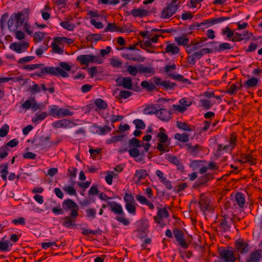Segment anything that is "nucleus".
Here are the masks:
<instances>
[{
  "label": "nucleus",
  "instance_id": "33",
  "mask_svg": "<svg viewBox=\"0 0 262 262\" xmlns=\"http://www.w3.org/2000/svg\"><path fill=\"white\" fill-rule=\"evenodd\" d=\"M77 60L79 61L81 65L88 66L91 63V55H80L77 58Z\"/></svg>",
  "mask_w": 262,
  "mask_h": 262
},
{
  "label": "nucleus",
  "instance_id": "48",
  "mask_svg": "<svg viewBox=\"0 0 262 262\" xmlns=\"http://www.w3.org/2000/svg\"><path fill=\"white\" fill-rule=\"evenodd\" d=\"M122 57L127 60L134 61H143L144 58L142 59H141V57L138 56L136 57L134 56L133 54L130 53H124L122 54Z\"/></svg>",
  "mask_w": 262,
  "mask_h": 262
},
{
  "label": "nucleus",
  "instance_id": "43",
  "mask_svg": "<svg viewBox=\"0 0 262 262\" xmlns=\"http://www.w3.org/2000/svg\"><path fill=\"white\" fill-rule=\"evenodd\" d=\"M141 85L143 88L146 89L149 91H152L156 89V86L152 82L146 80L142 81Z\"/></svg>",
  "mask_w": 262,
  "mask_h": 262
},
{
  "label": "nucleus",
  "instance_id": "59",
  "mask_svg": "<svg viewBox=\"0 0 262 262\" xmlns=\"http://www.w3.org/2000/svg\"><path fill=\"white\" fill-rule=\"evenodd\" d=\"M177 126L179 128L183 130L188 131V132H190L192 130V129L191 128L190 126L188 124H187L185 122L178 121L177 122Z\"/></svg>",
  "mask_w": 262,
  "mask_h": 262
},
{
  "label": "nucleus",
  "instance_id": "56",
  "mask_svg": "<svg viewBox=\"0 0 262 262\" xmlns=\"http://www.w3.org/2000/svg\"><path fill=\"white\" fill-rule=\"evenodd\" d=\"M46 34L40 31L36 32L34 33L33 39L36 43L40 42L44 38Z\"/></svg>",
  "mask_w": 262,
  "mask_h": 262
},
{
  "label": "nucleus",
  "instance_id": "36",
  "mask_svg": "<svg viewBox=\"0 0 262 262\" xmlns=\"http://www.w3.org/2000/svg\"><path fill=\"white\" fill-rule=\"evenodd\" d=\"M242 87L243 85L239 82L232 84L228 90V93L230 95H234L236 94L238 90H241Z\"/></svg>",
  "mask_w": 262,
  "mask_h": 262
},
{
  "label": "nucleus",
  "instance_id": "38",
  "mask_svg": "<svg viewBox=\"0 0 262 262\" xmlns=\"http://www.w3.org/2000/svg\"><path fill=\"white\" fill-rule=\"evenodd\" d=\"M165 159L170 162L171 163L174 164L176 166H179L181 165V163L179 159L174 155L172 154H166Z\"/></svg>",
  "mask_w": 262,
  "mask_h": 262
},
{
  "label": "nucleus",
  "instance_id": "18",
  "mask_svg": "<svg viewBox=\"0 0 262 262\" xmlns=\"http://www.w3.org/2000/svg\"><path fill=\"white\" fill-rule=\"evenodd\" d=\"M140 34L142 37L147 38L152 43H157L158 41L159 37L161 36V34H154L152 31L147 30L140 32Z\"/></svg>",
  "mask_w": 262,
  "mask_h": 262
},
{
  "label": "nucleus",
  "instance_id": "63",
  "mask_svg": "<svg viewBox=\"0 0 262 262\" xmlns=\"http://www.w3.org/2000/svg\"><path fill=\"white\" fill-rule=\"evenodd\" d=\"M179 103L187 109L192 104V100L188 98H184L179 100Z\"/></svg>",
  "mask_w": 262,
  "mask_h": 262
},
{
  "label": "nucleus",
  "instance_id": "61",
  "mask_svg": "<svg viewBox=\"0 0 262 262\" xmlns=\"http://www.w3.org/2000/svg\"><path fill=\"white\" fill-rule=\"evenodd\" d=\"M91 63L101 64L103 61V58L100 55H91Z\"/></svg>",
  "mask_w": 262,
  "mask_h": 262
},
{
  "label": "nucleus",
  "instance_id": "54",
  "mask_svg": "<svg viewBox=\"0 0 262 262\" xmlns=\"http://www.w3.org/2000/svg\"><path fill=\"white\" fill-rule=\"evenodd\" d=\"M12 245L9 243L8 241L3 242L0 241V251H8L11 250Z\"/></svg>",
  "mask_w": 262,
  "mask_h": 262
},
{
  "label": "nucleus",
  "instance_id": "25",
  "mask_svg": "<svg viewBox=\"0 0 262 262\" xmlns=\"http://www.w3.org/2000/svg\"><path fill=\"white\" fill-rule=\"evenodd\" d=\"M92 128L93 132L100 135H104L111 131V128L107 125L104 126L94 125L93 126Z\"/></svg>",
  "mask_w": 262,
  "mask_h": 262
},
{
  "label": "nucleus",
  "instance_id": "64",
  "mask_svg": "<svg viewBox=\"0 0 262 262\" xmlns=\"http://www.w3.org/2000/svg\"><path fill=\"white\" fill-rule=\"evenodd\" d=\"M125 204L134 203L135 202L134 196L131 193H125L123 196Z\"/></svg>",
  "mask_w": 262,
  "mask_h": 262
},
{
  "label": "nucleus",
  "instance_id": "1",
  "mask_svg": "<svg viewBox=\"0 0 262 262\" xmlns=\"http://www.w3.org/2000/svg\"><path fill=\"white\" fill-rule=\"evenodd\" d=\"M40 71H36L33 74V75L37 76L39 77H42L43 76L46 74H49L57 77L61 76L62 77H69V74L62 70L59 67H40Z\"/></svg>",
  "mask_w": 262,
  "mask_h": 262
},
{
  "label": "nucleus",
  "instance_id": "22",
  "mask_svg": "<svg viewBox=\"0 0 262 262\" xmlns=\"http://www.w3.org/2000/svg\"><path fill=\"white\" fill-rule=\"evenodd\" d=\"M138 72L140 73H143L147 76H151L155 74V68L151 66L146 67L143 64L138 66Z\"/></svg>",
  "mask_w": 262,
  "mask_h": 262
},
{
  "label": "nucleus",
  "instance_id": "16",
  "mask_svg": "<svg viewBox=\"0 0 262 262\" xmlns=\"http://www.w3.org/2000/svg\"><path fill=\"white\" fill-rule=\"evenodd\" d=\"M116 82L118 86H122L126 89L130 90L132 89V79L129 77H125L122 78H117Z\"/></svg>",
  "mask_w": 262,
  "mask_h": 262
},
{
  "label": "nucleus",
  "instance_id": "50",
  "mask_svg": "<svg viewBox=\"0 0 262 262\" xmlns=\"http://www.w3.org/2000/svg\"><path fill=\"white\" fill-rule=\"evenodd\" d=\"M124 137V135H118L112 136L110 139L106 141L107 144H110L117 142L121 141Z\"/></svg>",
  "mask_w": 262,
  "mask_h": 262
},
{
  "label": "nucleus",
  "instance_id": "51",
  "mask_svg": "<svg viewBox=\"0 0 262 262\" xmlns=\"http://www.w3.org/2000/svg\"><path fill=\"white\" fill-rule=\"evenodd\" d=\"M94 103L99 110H105L107 106L106 103L101 99H97Z\"/></svg>",
  "mask_w": 262,
  "mask_h": 262
},
{
  "label": "nucleus",
  "instance_id": "60",
  "mask_svg": "<svg viewBox=\"0 0 262 262\" xmlns=\"http://www.w3.org/2000/svg\"><path fill=\"white\" fill-rule=\"evenodd\" d=\"M86 216L93 220L96 217V210L93 208H91L85 210Z\"/></svg>",
  "mask_w": 262,
  "mask_h": 262
},
{
  "label": "nucleus",
  "instance_id": "29",
  "mask_svg": "<svg viewBox=\"0 0 262 262\" xmlns=\"http://www.w3.org/2000/svg\"><path fill=\"white\" fill-rule=\"evenodd\" d=\"M136 200L141 204L147 205L149 208L152 210L155 208L154 205L150 202L145 196L137 194L136 196Z\"/></svg>",
  "mask_w": 262,
  "mask_h": 262
},
{
  "label": "nucleus",
  "instance_id": "15",
  "mask_svg": "<svg viewBox=\"0 0 262 262\" xmlns=\"http://www.w3.org/2000/svg\"><path fill=\"white\" fill-rule=\"evenodd\" d=\"M21 107L26 110L32 108L34 111H36L39 108V105L37 103L34 98H31L29 100H26L21 104Z\"/></svg>",
  "mask_w": 262,
  "mask_h": 262
},
{
  "label": "nucleus",
  "instance_id": "5",
  "mask_svg": "<svg viewBox=\"0 0 262 262\" xmlns=\"http://www.w3.org/2000/svg\"><path fill=\"white\" fill-rule=\"evenodd\" d=\"M164 69L165 73L170 78L179 81H182L184 83H190V81L188 79L185 78L182 75L178 74H176L174 73V71L176 69V64L175 63L167 64Z\"/></svg>",
  "mask_w": 262,
  "mask_h": 262
},
{
  "label": "nucleus",
  "instance_id": "13",
  "mask_svg": "<svg viewBox=\"0 0 262 262\" xmlns=\"http://www.w3.org/2000/svg\"><path fill=\"white\" fill-rule=\"evenodd\" d=\"M29 47V44L27 42L19 43L13 42L11 43L10 48L17 53H21L26 51Z\"/></svg>",
  "mask_w": 262,
  "mask_h": 262
},
{
  "label": "nucleus",
  "instance_id": "40",
  "mask_svg": "<svg viewBox=\"0 0 262 262\" xmlns=\"http://www.w3.org/2000/svg\"><path fill=\"white\" fill-rule=\"evenodd\" d=\"M211 51L208 48H204L201 50L192 53L193 57L197 59H200L204 54L211 53Z\"/></svg>",
  "mask_w": 262,
  "mask_h": 262
},
{
  "label": "nucleus",
  "instance_id": "57",
  "mask_svg": "<svg viewBox=\"0 0 262 262\" xmlns=\"http://www.w3.org/2000/svg\"><path fill=\"white\" fill-rule=\"evenodd\" d=\"M63 189L69 195H76L77 194L75 189L72 186L66 185L63 187Z\"/></svg>",
  "mask_w": 262,
  "mask_h": 262
},
{
  "label": "nucleus",
  "instance_id": "8",
  "mask_svg": "<svg viewBox=\"0 0 262 262\" xmlns=\"http://www.w3.org/2000/svg\"><path fill=\"white\" fill-rule=\"evenodd\" d=\"M78 216V212L76 210H71L70 216L62 218L63 222L62 225L68 228H73L75 226L76 219Z\"/></svg>",
  "mask_w": 262,
  "mask_h": 262
},
{
  "label": "nucleus",
  "instance_id": "21",
  "mask_svg": "<svg viewBox=\"0 0 262 262\" xmlns=\"http://www.w3.org/2000/svg\"><path fill=\"white\" fill-rule=\"evenodd\" d=\"M149 13L147 10L142 8H135L132 9L129 14L135 17H144L148 16Z\"/></svg>",
  "mask_w": 262,
  "mask_h": 262
},
{
  "label": "nucleus",
  "instance_id": "39",
  "mask_svg": "<svg viewBox=\"0 0 262 262\" xmlns=\"http://www.w3.org/2000/svg\"><path fill=\"white\" fill-rule=\"evenodd\" d=\"M214 102L205 99H202L199 100V106L204 108L206 110L210 109L213 105Z\"/></svg>",
  "mask_w": 262,
  "mask_h": 262
},
{
  "label": "nucleus",
  "instance_id": "55",
  "mask_svg": "<svg viewBox=\"0 0 262 262\" xmlns=\"http://www.w3.org/2000/svg\"><path fill=\"white\" fill-rule=\"evenodd\" d=\"M176 84L168 80H164L162 88L166 90H173L176 86Z\"/></svg>",
  "mask_w": 262,
  "mask_h": 262
},
{
  "label": "nucleus",
  "instance_id": "45",
  "mask_svg": "<svg viewBox=\"0 0 262 262\" xmlns=\"http://www.w3.org/2000/svg\"><path fill=\"white\" fill-rule=\"evenodd\" d=\"M137 205V204L136 202L134 203L125 204V208L129 214L135 215L136 212Z\"/></svg>",
  "mask_w": 262,
  "mask_h": 262
},
{
  "label": "nucleus",
  "instance_id": "31",
  "mask_svg": "<svg viewBox=\"0 0 262 262\" xmlns=\"http://www.w3.org/2000/svg\"><path fill=\"white\" fill-rule=\"evenodd\" d=\"M255 159L251 154L243 155L238 159V161L242 163L248 162L250 164L253 165L255 163Z\"/></svg>",
  "mask_w": 262,
  "mask_h": 262
},
{
  "label": "nucleus",
  "instance_id": "37",
  "mask_svg": "<svg viewBox=\"0 0 262 262\" xmlns=\"http://www.w3.org/2000/svg\"><path fill=\"white\" fill-rule=\"evenodd\" d=\"M0 168H2L1 170V177L2 179L6 181L7 179V174H8V164L7 163H3L0 165Z\"/></svg>",
  "mask_w": 262,
  "mask_h": 262
},
{
  "label": "nucleus",
  "instance_id": "46",
  "mask_svg": "<svg viewBox=\"0 0 262 262\" xmlns=\"http://www.w3.org/2000/svg\"><path fill=\"white\" fill-rule=\"evenodd\" d=\"M116 31H120L122 32V29H120L118 27H117L115 24L114 23H108L107 24V26L106 27V28L104 29L105 32H116Z\"/></svg>",
  "mask_w": 262,
  "mask_h": 262
},
{
  "label": "nucleus",
  "instance_id": "6",
  "mask_svg": "<svg viewBox=\"0 0 262 262\" xmlns=\"http://www.w3.org/2000/svg\"><path fill=\"white\" fill-rule=\"evenodd\" d=\"M177 1L178 0H173L171 3L163 9L161 15V18H168L177 12L179 7Z\"/></svg>",
  "mask_w": 262,
  "mask_h": 262
},
{
  "label": "nucleus",
  "instance_id": "35",
  "mask_svg": "<svg viewBox=\"0 0 262 262\" xmlns=\"http://www.w3.org/2000/svg\"><path fill=\"white\" fill-rule=\"evenodd\" d=\"M232 48V46L227 42H223L219 46L214 47V50L217 52H222L226 50H230Z\"/></svg>",
  "mask_w": 262,
  "mask_h": 262
},
{
  "label": "nucleus",
  "instance_id": "44",
  "mask_svg": "<svg viewBox=\"0 0 262 262\" xmlns=\"http://www.w3.org/2000/svg\"><path fill=\"white\" fill-rule=\"evenodd\" d=\"M141 143L139 140L133 138L128 141V146L129 148H139L142 147Z\"/></svg>",
  "mask_w": 262,
  "mask_h": 262
},
{
  "label": "nucleus",
  "instance_id": "4",
  "mask_svg": "<svg viewBox=\"0 0 262 262\" xmlns=\"http://www.w3.org/2000/svg\"><path fill=\"white\" fill-rule=\"evenodd\" d=\"M236 142V137L233 135H232L228 144L224 145L223 144H219L217 145L215 156L220 157L225 152H231L235 147Z\"/></svg>",
  "mask_w": 262,
  "mask_h": 262
},
{
  "label": "nucleus",
  "instance_id": "23",
  "mask_svg": "<svg viewBox=\"0 0 262 262\" xmlns=\"http://www.w3.org/2000/svg\"><path fill=\"white\" fill-rule=\"evenodd\" d=\"M262 251L256 250L252 251L246 262H258L261 258Z\"/></svg>",
  "mask_w": 262,
  "mask_h": 262
},
{
  "label": "nucleus",
  "instance_id": "30",
  "mask_svg": "<svg viewBox=\"0 0 262 262\" xmlns=\"http://www.w3.org/2000/svg\"><path fill=\"white\" fill-rule=\"evenodd\" d=\"M17 16V21H18V26H22L28 21V15L23 12H19L15 13Z\"/></svg>",
  "mask_w": 262,
  "mask_h": 262
},
{
  "label": "nucleus",
  "instance_id": "20",
  "mask_svg": "<svg viewBox=\"0 0 262 262\" xmlns=\"http://www.w3.org/2000/svg\"><path fill=\"white\" fill-rule=\"evenodd\" d=\"M63 209L66 210H76L78 211L79 210L78 206L77 204L71 199H67L64 200L62 204Z\"/></svg>",
  "mask_w": 262,
  "mask_h": 262
},
{
  "label": "nucleus",
  "instance_id": "27",
  "mask_svg": "<svg viewBox=\"0 0 262 262\" xmlns=\"http://www.w3.org/2000/svg\"><path fill=\"white\" fill-rule=\"evenodd\" d=\"M180 49L174 43L167 42L165 52L170 55L177 54L179 53Z\"/></svg>",
  "mask_w": 262,
  "mask_h": 262
},
{
  "label": "nucleus",
  "instance_id": "34",
  "mask_svg": "<svg viewBox=\"0 0 262 262\" xmlns=\"http://www.w3.org/2000/svg\"><path fill=\"white\" fill-rule=\"evenodd\" d=\"M235 201L240 207H243L246 201L245 194L242 192H237L235 196Z\"/></svg>",
  "mask_w": 262,
  "mask_h": 262
},
{
  "label": "nucleus",
  "instance_id": "12",
  "mask_svg": "<svg viewBox=\"0 0 262 262\" xmlns=\"http://www.w3.org/2000/svg\"><path fill=\"white\" fill-rule=\"evenodd\" d=\"M232 223V221L231 218L228 216H224L219 225L218 228L222 232H228L230 230Z\"/></svg>",
  "mask_w": 262,
  "mask_h": 262
},
{
  "label": "nucleus",
  "instance_id": "26",
  "mask_svg": "<svg viewBox=\"0 0 262 262\" xmlns=\"http://www.w3.org/2000/svg\"><path fill=\"white\" fill-rule=\"evenodd\" d=\"M8 27L11 31H14L18 28V21L15 13L12 14L7 22Z\"/></svg>",
  "mask_w": 262,
  "mask_h": 262
},
{
  "label": "nucleus",
  "instance_id": "52",
  "mask_svg": "<svg viewBox=\"0 0 262 262\" xmlns=\"http://www.w3.org/2000/svg\"><path fill=\"white\" fill-rule=\"evenodd\" d=\"M174 40L180 46H187L189 42L188 38L183 36L176 37Z\"/></svg>",
  "mask_w": 262,
  "mask_h": 262
},
{
  "label": "nucleus",
  "instance_id": "3",
  "mask_svg": "<svg viewBox=\"0 0 262 262\" xmlns=\"http://www.w3.org/2000/svg\"><path fill=\"white\" fill-rule=\"evenodd\" d=\"M49 114L53 117L63 118L73 116L74 112L70 110L60 107L56 105H52L49 107Z\"/></svg>",
  "mask_w": 262,
  "mask_h": 262
},
{
  "label": "nucleus",
  "instance_id": "32",
  "mask_svg": "<svg viewBox=\"0 0 262 262\" xmlns=\"http://www.w3.org/2000/svg\"><path fill=\"white\" fill-rule=\"evenodd\" d=\"M186 146L188 151L193 156L198 155L201 150V146L198 144L192 146L190 144H187Z\"/></svg>",
  "mask_w": 262,
  "mask_h": 262
},
{
  "label": "nucleus",
  "instance_id": "58",
  "mask_svg": "<svg viewBox=\"0 0 262 262\" xmlns=\"http://www.w3.org/2000/svg\"><path fill=\"white\" fill-rule=\"evenodd\" d=\"M157 111V110H156L155 107L152 105L147 106L145 108H144L143 112V113L145 115H151L153 114L156 115Z\"/></svg>",
  "mask_w": 262,
  "mask_h": 262
},
{
  "label": "nucleus",
  "instance_id": "41",
  "mask_svg": "<svg viewBox=\"0 0 262 262\" xmlns=\"http://www.w3.org/2000/svg\"><path fill=\"white\" fill-rule=\"evenodd\" d=\"M174 138L182 142H187L189 140V135L186 133L183 134L177 133L174 135Z\"/></svg>",
  "mask_w": 262,
  "mask_h": 262
},
{
  "label": "nucleus",
  "instance_id": "24",
  "mask_svg": "<svg viewBox=\"0 0 262 262\" xmlns=\"http://www.w3.org/2000/svg\"><path fill=\"white\" fill-rule=\"evenodd\" d=\"M230 19L229 17H221L219 18H211L206 20L204 23L203 25H208L207 27H209L214 25L217 23H222L224 21Z\"/></svg>",
  "mask_w": 262,
  "mask_h": 262
},
{
  "label": "nucleus",
  "instance_id": "11",
  "mask_svg": "<svg viewBox=\"0 0 262 262\" xmlns=\"http://www.w3.org/2000/svg\"><path fill=\"white\" fill-rule=\"evenodd\" d=\"M173 232L176 241L183 248L186 249L188 247V244L185 242L184 237V234L182 230L179 229H174Z\"/></svg>",
  "mask_w": 262,
  "mask_h": 262
},
{
  "label": "nucleus",
  "instance_id": "28",
  "mask_svg": "<svg viewBox=\"0 0 262 262\" xmlns=\"http://www.w3.org/2000/svg\"><path fill=\"white\" fill-rule=\"evenodd\" d=\"M236 247L238 252L241 254L246 253L249 250L248 244L242 241L236 242Z\"/></svg>",
  "mask_w": 262,
  "mask_h": 262
},
{
  "label": "nucleus",
  "instance_id": "10",
  "mask_svg": "<svg viewBox=\"0 0 262 262\" xmlns=\"http://www.w3.org/2000/svg\"><path fill=\"white\" fill-rule=\"evenodd\" d=\"M221 258L225 262H235L236 258L233 250L225 249L220 252Z\"/></svg>",
  "mask_w": 262,
  "mask_h": 262
},
{
  "label": "nucleus",
  "instance_id": "14",
  "mask_svg": "<svg viewBox=\"0 0 262 262\" xmlns=\"http://www.w3.org/2000/svg\"><path fill=\"white\" fill-rule=\"evenodd\" d=\"M171 111L164 108L157 110L156 113V116L160 120L167 122L171 118Z\"/></svg>",
  "mask_w": 262,
  "mask_h": 262
},
{
  "label": "nucleus",
  "instance_id": "9",
  "mask_svg": "<svg viewBox=\"0 0 262 262\" xmlns=\"http://www.w3.org/2000/svg\"><path fill=\"white\" fill-rule=\"evenodd\" d=\"M77 125L73 121L66 119L58 120L53 122L52 126L55 129L62 128L63 129L73 128Z\"/></svg>",
  "mask_w": 262,
  "mask_h": 262
},
{
  "label": "nucleus",
  "instance_id": "42",
  "mask_svg": "<svg viewBox=\"0 0 262 262\" xmlns=\"http://www.w3.org/2000/svg\"><path fill=\"white\" fill-rule=\"evenodd\" d=\"M48 116L47 112H42L41 113H36L32 118L33 122L38 123L43 120Z\"/></svg>",
  "mask_w": 262,
  "mask_h": 262
},
{
  "label": "nucleus",
  "instance_id": "19",
  "mask_svg": "<svg viewBox=\"0 0 262 262\" xmlns=\"http://www.w3.org/2000/svg\"><path fill=\"white\" fill-rule=\"evenodd\" d=\"M147 176V173L145 169H137L133 177L135 183L137 185L140 184L141 181L145 179Z\"/></svg>",
  "mask_w": 262,
  "mask_h": 262
},
{
  "label": "nucleus",
  "instance_id": "53",
  "mask_svg": "<svg viewBox=\"0 0 262 262\" xmlns=\"http://www.w3.org/2000/svg\"><path fill=\"white\" fill-rule=\"evenodd\" d=\"M60 26L64 29L69 31H72L74 29L75 26L74 24L68 21H61L60 23Z\"/></svg>",
  "mask_w": 262,
  "mask_h": 262
},
{
  "label": "nucleus",
  "instance_id": "47",
  "mask_svg": "<svg viewBox=\"0 0 262 262\" xmlns=\"http://www.w3.org/2000/svg\"><path fill=\"white\" fill-rule=\"evenodd\" d=\"M258 82V79L257 78L252 77L246 81L245 87L246 89L254 87L257 84Z\"/></svg>",
  "mask_w": 262,
  "mask_h": 262
},
{
  "label": "nucleus",
  "instance_id": "49",
  "mask_svg": "<svg viewBox=\"0 0 262 262\" xmlns=\"http://www.w3.org/2000/svg\"><path fill=\"white\" fill-rule=\"evenodd\" d=\"M125 151H128L129 155L134 158H137L140 155V151L138 148H130L129 150H119V151L121 152H123Z\"/></svg>",
  "mask_w": 262,
  "mask_h": 262
},
{
  "label": "nucleus",
  "instance_id": "2",
  "mask_svg": "<svg viewBox=\"0 0 262 262\" xmlns=\"http://www.w3.org/2000/svg\"><path fill=\"white\" fill-rule=\"evenodd\" d=\"M107 204L110 207V210L118 215L115 217V219L124 226H128L130 222L128 219L125 217V214L121 205L115 201L108 202Z\"/></svg>",
  "mask_w": 262,
  "mask_h": 262
},
{
  "label": "nucleus",
  "instance_id": "17",
  "mask_svg": "<svg viewBox=\"0 0 262 262\" xmlns=\"http://www.w3.org/2000/svg\"><path fill=\"white\" fill-rule=\"evenodd\" d=\"M199 203L201 210L203 211L210 210L211 209L210 199L208 197L206 196L204 194L201 195L200 200Z\"/></svg>",
  "mask_w": 262,
  "mask_h": 262
},
{
  "label": "nucleus",
  "instance_id": "62",
  "mask_svg": "<svg viewBox=\"0 0 262 262\" xmlns=\"http://www.w3.org/2000/svg\"><path fill=\"white\" fill-rule=\"evenodd\" d=\"M133 122L138 129H144L145 127V124L141 119H135Z\"/></svg>",
  "mask_w": 262,
  "mask_h": 262
},
{
  "label": "nucleus",
  "instance_id": "7",
  "mask_svg": "<svg viewBox=\"0 0 262 262\" xmlns=\"http://www.w3.org/2000/svg\"><path fill=\"white\" fill-rule=\"evenodd\" d=\"M160 132L158 133L157 137L158 138L159 143L157 144V148L159 151L165 152L168 151V145L164 144L168 139V136L165 133V129L163 128H160Z\"/></svg>",
  "mask_w": 262,
  "mask_h": 262
}]
</instances>
